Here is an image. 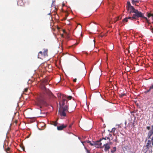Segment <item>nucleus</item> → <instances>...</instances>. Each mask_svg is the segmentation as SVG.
<instances>
[{"label": "nucleus", "mask_w": 153, "mask_h": 153, "mask_svg": "<svg viewBox=\"0 0 153 153\" xmlns=\"http://www.w3.org/2000/svg\"><path fill=\"white\" fill-rule=\"evenodd\" d=\"M134 8L131 5L130 2L127 1L126 6L127 10L130 11L132 10Z\"/></svg>", "instance_id": "nucleus-8"}, {"label": "nucleus", "mask_w": 153, "mask_h": 153, "mask_svg": "<svg viewBox=\"0 0 153 153\" xmlns=\"http://www.w3.org/2000/svg\"><path fill=\"white\" fill-rule=\"evenodd\" d=\"M99 80L98 79L97 81H94L92 83L90 88L92 90H95L99 87Z\"/></svg>", "instance_id": "nucleus-4"}, {"label": "nucleus", "mask_w": 153, "mask_h": 153, "mask_svg": "<svg viewBox=\"0 0 153 153\" xmlns=\"http://www.w3.org/2000/svg\"><path fill=\"white\" fill-rule=\"evenodd\" d=\"M17 121H16V123H17Z\"/></svg>", "instance_id": "nucleus-40"}, {"label": "nucleus", "mask_w": 153, "mask_h": 153, "mask_svg": "<svg viewBox=\"0 0 153 153\" xmlns=\"http://www.w3.org/2000/svg\"><path fill=\"white\" fill-rule=\"evenodd\" d=\"M146 129L148 130H150V127L149 126H147L146 127Z\"/></svg>", "instance_id": "nucleus-28"}, {"label": "nucleus", "mask_w": 153, "mask_h": 153, "mask_svg": "<svg viewBox=\"0 0 153 153\" xmlns=\"http://www.w3.org/2000/svg\"><path fill=\"white\" fill-rule=\"evenodd\" d=\"M86 150H87V153H90L89 151L87 149H86Z\"/></svg>", "instance_id": "nucleus-35"}, {"label": "nucleus", "mask_w": 153, "mask_h": 153, "mask_svg": "<svg viewBox=\"0 0 153 153\" xmlns=\"http://www.w3.org/2000/svg\"><path fill=\"white\" fill-rule=\"evenodd\" d=\"M84 143H89L91 146H94L96 148H99L102 145V143H100L99 141H97L95 142L94 141H90L87 140L84 142Z\"/></svg>", "instance_id": "nucleus-3"}, {"label": "nucleus", "mask_w": 153, "mask_h": 153, "mask_svg": "<svg viewBox=\"0 0 153 153\" xmlns=\"http://www.w3.org/2000/svg\"><path fill=\"white\" fill-rule=\"evenodd\" d=\"M63 98L65 99V100L67 101V102L68 103V100H67V98L69 99V100H71L72 98V97L71 96H68L67 97L63 95L62 98L63 99Z\"/></svg>", "instance_id": "nucleus-16"}, {"label": "nucleus", "mask_w": 153, "mask_h": 153, "mask_svg": "<svg viewBox=\"0 0 153 153\" xmlns=\"http://www.w3.org/2000/svg\"><path fill=\"white\" fill-rule=\"evenodd\" d=\"M151 16L153 17V14L150 13H147V17L148 18L150 17Z\"/></svg>", "instance_id": "nucleus-21"}, {"label": "nucleus", "mask_w": 153, "mask_h": 153, "mask_svg": "<svg viewBox=\"0 0 153 153\" xmlns=\"http://www.w3.org/2000/svg\"><path fill=\"white\" fill-rule=\"evenodd\" d=\"M36 103L37 105L40 106V108H42V105H46V103L43 99L41 98H38L37 99Z\"/></svg>", "instance_id": "nucleus-6"}, {"label": "nucleus", "mask_w": 153, "mask_h": 153, "mask_svg": "<svg viewBox=\"0 0 153 153\" xmlns=\"http://www.w3.org/2000/svg\"><path fill=\"white\" fill-rule=\"evenodd\" d=\"M138 0H132V2H138Z\"/></svg>", "instance_id": "nucleus-30"}, {"label": "nucleus", "mask_w": 153, "mask_h": 153, "mask_svg": "<svg viewBox=\"0 0 153 153\" xmlns=\"http://www.w3.org/2000/svg\"><path fill=\"white\" fill-rule=\"evenodd\" d=\"M10 148L8 147L7 149H5V151L7 153H9V152H10Z\"/></svg>", "instance_id": "nucleus-20"}, {"label": "nucleus", "mask_w": 153, "mask_h": 153, "mask_svg": "<svg viewBox=\"0 0 153 153\" xmlns=\"http://www.w3.org/2000/svg\"><path fill=\"white\" fill-rule=\"evenodd\" d=\"M79 66L84 70L85 69V65L82 62H80L79 64Z\"/></svg>", "instance_id": "nucleus-15"}, {"label": "nucleus", "mask_w": 153, "mask_h": 153, "mask_svg": "<svg viewBox=\"0 0 153 153\" xmlns=\"http://www.w3.org/2000/svg\"><path fill=\"white\" fill-rule=\"evenodd\" d=\"M152 141V145L153 146V140H151Z\"/></svg>", "instance_id": "nucleus-37"}, {"label": "nucleus", "mask_w": 153, "mask_h": 153, "mask_svg": "<svg viewBox=\"0 0 153 153\" xmlns=\"http://www.w3.org/2000/svg\"><path fill=\"white\" fill-rule=\"evenodd\" d=\"M152 135L153 136V132L151 130H150L148 132L147 134V137L148 139H150L152 140V137H151Z\"/></svg>", "instance_id": "nucleus-11"}, {"label": "nucleus", "mask_w": 153, "mask_h": 153, "mask_svg": "<svg viewBox=\"0 0 153 153\" xmlns=\"http://www.w3.org/2000/svg\"><path fill=\"white\" fill-rule=\"evenodd\" d=\"M151 128L152 129L150 130L153 132V125L152 126Z\"/></svg>", "instance_id": "nucleus-33"}, {"label": "nucleus", "mask_w": 153, "mask_h": 153, "mask_svg": "<svg viewBox=\"0 0 153 153\" xmlns=\"http://www.w3.org/2000/svg\"><path fill=\"white\" fill-rule=\"evenodd\" d=\"M151 91V90L150 89V88H149V89L147 90L146 91H145L144 92V93L145 94H147V93H148L149 91Z\"/></svg>", "instance_id": "nucleus-23"}, {"label": "nucleus", "mask_w": 153, "mask_h": 153, "mask_svg": "<svg viewBox=\"0 0 153 153\" xmlns=\"http://www.w3.org/2000/svg\"><path fill=\"white\" fill-rule=\"evenodd\" d=\"M126 95V94H120V97H123L124 96Z\"/></svg>", "instance_id": "nucleus-25"}, {"label": "nucleus", "mask_w": 153, "mask_h": 153, "mask_svg": "<svg viewBox=\"0 0 153 153\" xmlns=\"http://www.w3.org/2000/svg\"><path fill=\"white\" fill-rule=\"evenodd\" d=\"M67 126V124H62L60 126H58L57 127V130L59 131H61L63 130L64 128H66Z\"/></svg>", "instance_id": "nucleus-7"}, {"label": "nucleus", "mask_w": 153, "mask_h": 153, "mask_svg": "<svg viewBox=\"0 0 153 153\" xmlns=\"http://www.w3.org/2000/svg\"><path fill=\"white\" fill-rule=\"evenodd\" d=\"M114 141H116V140H114Z\"/></svg>", "instance_id": "nucleus-39"}, {"label": "nucleus", "mask_w": 153, "mask_h": 153, "mask_svg": "<svg viewBox=\"0 0 153 153\" xmlns=\"http://www.w3.org/2000/svg\"><path fill=\"white\" fill-rule=\"evenodd\" d=\"M43 89H45V90H46V88L45 86H43Z\"/></svg>", "instance_id": "nucleus-36"}, {"label": "nucleus", "mask_w": 153, "mask_h": 153, "mask_svg": "<svg viewBox=\"0 0 153 153\" xmlns=\"http://www.w3.org/2000/svg\"><path fill=\"white\" fill-rule=\"evenodd\" d=\"M17 4L19 6H22L23 4L22 1V0H19L17 2Z\"/></svg>", "instance_id": "nucleus-18"}, {"label": "nucleus", "mask_w": 153, "mask_h": 153, "mask_svg": "<svg viewBox=\"0 0 153 153\" xmlns=\"http://www.w3.org/2000/svg\"><path fill=\"white\" fill-rule=\"evenodd\" d=\"M63 31V32H64V33H66V36L67 38H69V36H68V35L67 33H66V32H65V30H64Z\"/></svg>", "instance_id": "nucleus-22"}, {"label": "nucleus", "mask_w": 153, "mask_h": 153, "mask_svg": "<svg viewBox=\"0 0 153 153\" xmlns=\"http://www.w3.org/2000/svg\"><path fill=\"white\" fill-rule=\"evenodd\" d=\"M151 146V141L149 140L147 143L146 146L147 148H149Z\"/></svg>", "instance_id": "nucleus-17"}, {"label": "nucleus", "mask_w": 153, "mask_h": 153, "mask_svg": "<svg viewBox=\"0 0 153 153\" xmlns=\"http://www.w3.org/2000/svg\"><path fill=\"white\" fill-rule=\"evenodd\" d=\"M48 49H44L43 52L42 51H40L38 54V58L40 59H42L43 57L47 56Z\"/></svg>", "instance_id": "nucleus-5"}, {"label": "nucleus", "mask_w": 153, "mask_h": 153, "mask_svg": "<svg viewBox=\"0 0 153 153\" xmlns=\"http://www.w3.org/2000/svg\"><path fill=\"white\" fill-rule=\"evenodd\" d=\"M76 79H74L73 80V81L74 82H76Z\"/></svg>", "instance_id": "nucleus-34"}, {"label": "nucleus", "mask_w": 153, "mask_h": 153, "mask_svg": "<svg viewBox=\"0 0 153 153\" xmlns=\"http://www.w3.org/2000/svg\"><path fill=\"white\" fill-rule=\"evenodd\" d=\"M129 13L131 14V13H134V14L132 15V17H126L124 19L123 21V22H127L128 19H129L132 21L136 20L137 18L140 17L142 18L145 19L146 21V22L149 24V20L147 18L144 16L143 14L141 12L139 11L138 10L135 9L134 8L131 11H130Z\"/></svg>", "instance_id": "nucleus-1"}, {"label": "nucleus", "mask_w": 153, "mask_h": 153, "mask_svg": "<svg viewBox=\"0 0 153 153\" xmlns=\"http://www.w3.org/2000/svg\"><path fill=\"white\" fill-rule=\"evenodd\" d=\"M59 103L60 107L59 109V113L61 116L66 117L67 112H72V111H68L69 104L65 98H63L62 101Z\"/></svg>", "instance_id": "nucleus-2"}, {"label": "nucleus", "mask_w": 153, "mask_h": 153, "mask_svg": "<svg viewBox=\"0 0 153 153\" xmlns=\"http://www.w3.org/2000/svg\"><path fill=\"white\" fill-rule=\"evenodd\" d=\"M58 120V119H57L56 121H52L51 122V124L52 125H53L55 126H56L58 124V123L57 122Z\"/></svg>", "instance_id": "nucleus-13"}, {"label": "nucleus", "mask_w": 153, "mask_h": 153, "mask_svg": "<svg viewBox=\"0 0 153 153\" xmlns=\"http://www.w3.org/2000/svg\"><path fill=\"white\" fill-rule=\"evenodd\" d=\"M72 125H73V123H71V124H70V125L69 126H68V128H71V127H72Z\"/></svg>", "instance_id": "nucleus-27"}, {"label": "nucleus", "mask_w": 153, "mask_h": 153, "mask_svg": "<svg viewBox=\"0 0 153 153\" xmlns=\"http://www.w3.org/2000/svg\"><path fill=\"white\" fill-rule=\"evenodd\" d=\"M107 143L108 144H109V146H110V145L112 144V143L111 142H110V141H109V143Z\"/></svg>", "instance_id": "nucleus-31"}, {"label": "nucleus", "mask_w": 153, "mask_h": 153, "mask_svg": "<svg viewBox=\"0 0 153 153\" xmlns=\"http://www.w3.org/2000/svg\"><path fill=\"white\" fill-rule=\"evenodd\" d=\"M103 146L104 148V150L105 151H108L110 148V147L109 146V144H107V143H105L104 144Z\"/></svg>", "instance_id": "nucleus-10"}, {"label": "nucleus", "mask_w": 153, "mask_h": 153, "mask_svg": "<svg viewBox=\"0 0 153 153\" xmlns=\"http://www.w3.org/2000/svg\"><path fill=\"white\" fill-rule=\"evenodd\" d=\"M55 0H52V3L51 4V6L52 7H54L56 10H57V7L55 5Z\"/></svg>", "instance_id": "nucleus-12"}, {"label": "nucleus", "mask_w": 153, "mask_h": 153, "mask_svg": "<svg viewBox=\"0 0 153 153\" xmlns=\"http://www.w3.org/2000/svg\"><path fill=\"white\" fill-rule=\"evenodd\" d=\"M112 136V134H109L108 136L107 137H103L102 139H100V140L98 141H99L100 143H101V141H103V140H104V141H105L107 138V139H108L109 141H110L111 139L110 137Z\"/></svg>", "instance_id": "nucleus-9"}, {"label": "nucleus", "mask_w": 153, "mask_h": 153, "mask_svg": "<svg viewBox=\"0 0 153 153\" xmlns=\"http://www.w3.org/2000/svg\"><path fill=\"white\" fill-rule=\"evenodd\" d=\"M27 90H28V88H26L25 89L24 92H27Z\"/></svg>", "instance_id": "nucleus-29"}, {"label": "nucleus", "mask_w": 153, "mask_h": 153, "mask_svg": "<svg viewBox=\"0 0 153 153\" xmlns=\"http://www.w3.org/2000/svg\"><path fill=\"white\" fill-rule=\"evenodd\" d=\"M116 129L115 128H113L112 129V132H113V133H114V132L116 130Z\"/></svg>", "instance_id": "nucleus-24"}, {"label": "nucleus", "mask_w": 153, "mask_h": 153, "mask_svg": "<svg viewBox=\"0 0 153 153\" xmlns=\"http://www.w3.org/2000/svg\"><path fill=\"white\" fill-rule=\"evenodd\" d=\"M58 120V119H57L56 121H52L51 122V124L52 125H53L55 126H56L58 124V123L57 122Z\"/></svg>", "instance_id": "nucleus-14"}, {"label": "nucleus", "mask_w": 153, "mask_h": 153, "mask_svg": "<svg viewBox=\"0 0 153 153\" xmlns=\"http://www.w3.org/2000/svg\"><path fill=\"white\" fill-rule=\"evenodd\" d=\"M62 37H64V36H63V35L62 34Z\"/></svg>", "instance_id": "nucleus-38"}, {"label": "nucleus", "mask_w": 153, "mask_h": 153, "mask_svg": "<svg viewBox=\"0 0 153 153\" xmlns=\"http://www.w3.org/2000/svg\"><path fill=\"white\" fill-rule=\"evenodd\" d=\"M149 88L151 90L153 89V84L149 87Z\"/></svg>", "instance_id": "nucleus-26"}, {"label": "nucleus", "mask_w": 153, "mask_h": 153, "mask_svg": "<svg viewBox=\"0 0 153 153\" xmlns=\"http://www.w3.org/2000/svg\"><path fill=\"white\" fill-rule=\"evenodd\" d=\"M116 150V148L115 147H114L113 148V149L111 151V153H114Z\"/></svg>", "instance_id": "nucleus-19"}, {"label": "nucleus", "mask_w": 153, "mask_h": 153, "mask_svg": "<svg viewBox=\"0 0 153 153\" xmlns=\"http://www.w3.org/2000/svg\"><path fill=\"white\" fill-rule=\"evenodd\" d=\"M101 143H104V144H105V143H107L106 142V141H104V140H103V141H101Z\"/></svg>", "instance_id": "nucleus-32"}]
</instances>
